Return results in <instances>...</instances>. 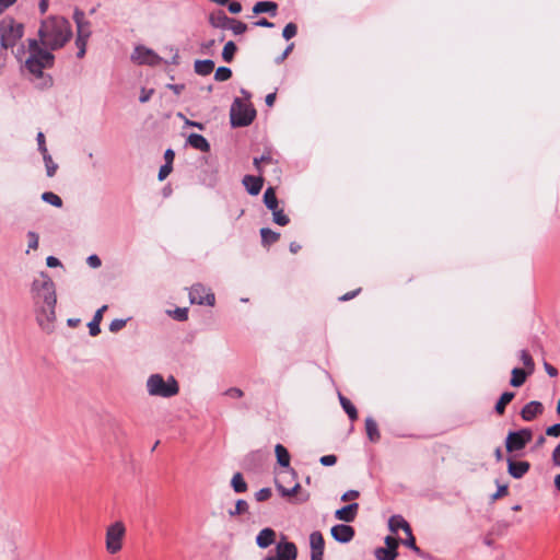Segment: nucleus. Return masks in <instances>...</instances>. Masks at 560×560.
<instances>
[{"label": "nucleus", "mask_w": 560, "mask_h": 560, "mask_svg": "<svg viewBox=\"0 0 560 560\" xmlns=\"http://www.w3.org/2000/svg\"><path fill=\"white\" fill-rule=\"evenodd\" d=\"M514 393L512 392H504L501 397L499 398L498 402L495 404V411L499 413V415H503L504 411H505V407L508 404H510L512 401V399L514 398Z\"/></svg>", "instance_id": "31"}, {"label": "nucleus", "mask_w": 560, "mask_h": 560, "mask_svg": "<svg viewBox=\"0 0 560 560\" xmlns=\"http://www.w3.org/2000/svg\"><path fill=\"white\" fill-rule=\"evenodd\" d=\"M256 110L252 105L236 98L231 106V124L234 127H245L252 124Z\"/></svg>", "instance_id": "7"}, {"label": "nucleus", "mask_w": 560, "mask_h": 560, "mask_svg": "<svg viewBox=\"0 0 560 560\" xmlns=\"http://www.w3.org/2000/svg\"><path fill=\"white\" fill-rule=\"evenodd\" d=\"M27 240H28V249H27V253L33 249V250H36L38 248V244H39V237H38V234L36 232H33V231H30L27 233Z\"/></svg>", "instance_id": "44"}, {"label": "nucleus", "mask_w": 560, "mask_h": 560, "mask_svg": "<svg viewBox=\"0 0 560 560\" xmlns=\"http://www.w3.org/2000/svg\"><path fill=\"white\" fill-rule=\"evenodd\" d=\"M339 400H340V405H341L342 409L348 415L350 420L355 421L358 419L357 408L352 405V402L348 398H346L341 394H339Z\"/></svg>", "instance_id": "30"}, {"label": "nucleus", "mask_w": 560, "mask_h": 560, "mask_svg": "<svg viewBox=\"0 0 560 560\" xmlns=\"http://www.w3.org/2000/svg\"><path fill=\"white\" fill-rule=\"evenodd\" d=\"M187 143L192 147L196 150H199L201 152H209L210 151V144L208 140L198 133H191L187 138Z\"/></svg>", "instance_id": "22"}, {"label": "nucleus", "mask_w": 560, "mask_h": 560, "mask_svg": "<svg viewBox=\"0 0 560 560\" xmlns=\"http://www.w3.org/2000/svg\"><path fill=\"white\" fill-rule=\"evenodd\" d=\"M231 486L236 493H243L247 490V483L241 472L234 474L231 480Z\"/></svg>", "instance_id": "34"}, {"label": "nucleus", "mask_w": 560, "mask_h": 560, "mask_svg": "<svg viewBox=\"0 0 560 560\" xmlns=\"http://www.w3.org/2000/svg\"><path fill=\"white\" fill-rule=\"evenodd\" d=\"M270 161H271V156L264 154L260 158H255L254 159V165L257 168V171L260 173L261 172L260 164L264 163V162H270Z\"/></svg>", "instance_id": "58"}, {"label": "nucleus", "mask_w": 560, "mask_h": 560, "mask_svg": "<svg viewBox=\"0 0 560 560\" xmlns=\"http://www.w3.org/2000/svg\"><path fill=\"white\" fill-rule=\"evenodd\" d=\"M153 94V90H142L141 91V94H140V97H139V101L141 103H145L150 100L151 95Z\"/></svg>", "instance_id": "61"}, {"label": "nucleus", "mask_w": 560, "mask_h": 560, "mask_svg": "<svg viewBox=\"0 0 560 560\" xmlns=\"http://www.w3.org/2000/svg\"><path fill=\"white\" fill-rule=\"evenodd\" d=\"M189 299L192 304L213 306L215 302L214 294L205 285L197 283L189 291Z\"/></svg>", "instance_id": "9"}, {"label": "nucleus", "mask_w": 560, "mask_h": 560, "mask_svg": "<svg viewBox=\"0 0 560 560\" xmlns=\"http://www.w3.org/2000/svg\"><path fill=\"white\" fill-rule=\"evenodd\" d=\"M292 49H293V44H290V45L285 48V50L282 52V55H281V56H279V57L276 59V62H277V63H281V62H282V61H283V60L289 56V54L292 51Z\"/></svg>", "instance_id": "62"}, {"label": "nucleus", "mask_w": 560, "mask_h": 560, "mask_svg": "<svg viewBox=\"0 0 560 560\" xmlns=\"http://www.w3.org/2000/svg\"><path fill=\"white\" fill-rule=\"evenodd\" d=\"M275 539L276 532L272 528L266 527L258 533L256 544L260 548H268L275 542Z\"/></svg>", "instance_id": "20"}, {"label": "nucleus", "mask_w": 560, "mask_h": 560, "mask_svg": "<svg viewBox=\"0 0 560 560\" xmlns=\"http://www.w3.org/2000/svg\"><path fill=\"white\" fill-rule=\"evenodd\" d=\"M237 48L233 42H228L222 50V58L225 62H231L234 58Z\"/></svg>", "instance_id": "36"}, {"label": "nucleus", "mask_w": 560, "mask_h": 560, "mask_svg": "<svg viewBox=\"0 0 560 560\" xmlns=\"http://www.w3.org/2000/svg\"><path fill=\"white\" fill-rule=\"evenodd\" d=\"M533 434L529 429H522L518 431L510 432L505 440V447L508 452H517L523 450L526 444L532 440Z\"/></svg>", "instance_id": "8"}, {"label": "nucleus", "mask_w": 560, "mask_h": 560, "mask_svg": "<svg viewBox=\"0 0 560 560\" xmlns=\"http://www.w3.org/2000/svg\"><path fill=\"white\" fill-rule=\"evenodd\" d=\"M520 360L522 361L524 366L527 369L528 374H532L535 370V363H534L532 355L526 350H522L520 352Z\"/></svg>", "instance_id": "38"}, {"label": "nucleus", "mask_w": 560, "mask_h": 560, "mask_svg": "<svg viewBox=\"0 0 560 560\" xmlns=\"http://www.w3.org/2000/svg\"><path fill=\"white\" fill-rule=\"evenodd\" d=\"M37 143H38V150L42 154H46L48 152L46 144H45V136L43 132H38L37 135Z\"/></svg>", "instance_id": "57"}, {"label": "nucleus", "mask_w": 560, "mask_h": 560, "mask_svg": "<svg viewBox=\"0 0 560 560\" xmlns=\"http://www.w3.org/2000/svg\"><path fill=\"white\" fill-rule=\"evenodd\" d=\"M106 310L107 305H103L95 312L93 319L89 323L88 326L91 336L95 337L101 332L100 324L103 319V314Z\"/></svg>", "instance_id": "23"}, {"label": "nucleus", "mask_w": 560, "mask_h": 560, "mask_svg": "<svg viewBox=\"0 0 560 560\" xmlns=\"http://www.w3.org/2000/svg\"><path fill=\"white\" fill-rule=\"evenodd\" d=\"M385 544H386L385 548H388L392 551H397V547L399 544L397 538H395L393 536H387L385 538Z\"/></svg>", "instance_id": "51"}, {"label": "nucleus", "mask_w": 560, "mask_h": 560, "mask_svg": "<svg viewBox=\"0 0 560 560\" xmlns=\"http://www.w3.org/2000/svg\"><path fill=\"white\" fill-rule=\"evenodd\" d=\"M546 434L548 436L559 438L560 436V423H556L546 429Z\"/></svg>", "instance_id": "52"}, {"label": "nucleus", "mask_w": 560, "mask_h": 560, "mask_svg": "<svg viewBox=\"0 0 560 560\" xmlns=\"http://www.w3.org/2000/svg\"><path fill=\"white\" fill-rule=\"evenodd\" d=\"M174 314L176 319L186 320L188 316V311L187 308H176Z\"/></svg>", "instance_id": "59"}, {"label": "nucleus", "mask_w": 560, "mask_h": 560, "mask_svg": "<svg viewBox=\"0 0 560 560\" xmlns=\"http://www.w3.org/2000/svg\"><path fill=\"white\" fill-rule=\"evenodd\" d=\"M214 69V62L210 59L207 60H197L195 62V71L200 75H208Z\"/></svg>", "instance_id": "27"}, {"label": "nucleus", "mask_w": 560, "mask_h": 560, "mask_svg": "<svg viewBox=\"0 0 560 560\" xmlns=\"http://www.w3.org/2000/svg\"><path fill=\"white\" fill-rule=\"evenodd\" d=\"M271 211H272L273 222L276 224L284 226L290 222L288 215L283 212L282 209H279V207Z\"/></svg>", "instance_id": "37"}, {"label": "nucleus", "mask_w": 560, "mask_h": 560, "mask_svg": "<svg viewBox=\"0 0 560 560\" xmlns=\"http://www.w3.org/2000/svg\"><path fill=\"white\" fill-rule=\"evenodd\" d=\"M271 497V490L269 488H262L255 493V498L258 502L268 500Z\"/></svg>", "instance_id": "47"}, {"label": "nucleus", "mask_w": 560, "mask_h": 560, "mask_svg": "<svg viewBox=\"0 0 560 560\" xmlns=\"http://www.w3.org/2000/svg\"><path fill=\"white\" fill-rule=\"evenodd\" d=\"M248 511V503L245 500H237L234 510L229 511V515L234 517L236 515L245 514Z\"/></svg>", "instance_id": "39"}, {"label": "nucleus", "mask_w": 560, "mask_h": 560, "mask_svg": "<svg viewBox=\"0 0 560 560\" xmlns=\"http://www.w3.org/2000/svg\"><path fill=\"white\" fill-rule=\"evenodd\" d=\"M508 494V486H499L497 492L492 495L494 500L502 498Z\"/></svg>", "instance_id": "60"}, {"label": "nucleus", "mask_w": 560, "mask_h": 560, "mask_svg": "<svg viewBox=\"0 0 560 560\" xmlns=\"http://www.w3.org/2000/svg\"><path fill=\"white\" fill-rule=\"evenodd\" d=\"M275 452L279 465H281L284 468H288L290 466V454L288 450L282 444H277L275 447Z\"/></svg>", "instance_id": "29"}, {"label": "nucleus", "mask_w": 560, "mask_h": 560, "mask_svg": "<svg viewBox=\"0 0 560 560\" xmlns=\"http://www.w3.org/2000/svg\"><path fill=\"white\" fill-rule=\"evenodd\" d=\"M209 22L213 27L226 30L229 23H231V18H229L224 11L218 10L209 15Z\"/></svg>", "instance_id": "21"}, {"label": "nucleus", "mask_w": 560, "mask_h": 560, "mask_svg": "<svg viewBox=\"0 0 560 560\" xmlns=\"http://www.w3.org/2000/svg\"><path fill=\"white\" fill-rule=\"evenodd\" d=\"M388 527L393 533H397L400 529L405 533H409L411 529L408 522L400 515L392 516L388 521Z\"/></svg>", "instance_id": "24"}, {"label": "nucleus", "mask_w": 560, "mask_h": 560, "mask_svg": "<svg viewBox=\"0 0 560 560\" xmlns=\"http://www.w3.org/2000/svg\"><path fill=\"white\" fill-rule=\"evenodd\" d=\"M147 392L150 396L171 398L179 393V385L172 375L166 378L159 373L151 374L147 380Z\"/></svg>", "instance_id": "4"}, {"label": "nucleus", "mask_w": 560, "mask_h": 560, "mask_svg": "<svg viewBox=\"0 0 560 560\" xmlns=\"http://www.w3.org/2000/svg\"><path fill=\"white\" fill-rule=\"evenodd\" d=\"M406 535H407V538L404 540V545L409 547V548H411L417 553H420V549L416 545V539H415V537L412 535L411 529L409 530V533H406Z\"/></svg>", "instance_id": "46"}, {"label": "nucleus", "mask_w": 560, "mask_h": 560, "mask_svg": "<svg viewBox=\"0 0 560 560\" xmlns=\"http://www.w3.org/2000/svg\"><path fill=\"white\" fill-rule=\"evenodd\" d=\"M298 33V27L294 23H288L284 28H283V32H282V36L289 40L291 39L292 37H294Z\"/></svg>", "instance_id": "45"}, {"label": "nucleus", "mask_w": 560, "mask_h": 560, "mask_svg": "<svg viewBox=\"0 0 560 560\" xmlns=\"http://www.w3.org/2000/svg\"><path fill=\"white\" fill-rule=\"evenodd\" d=\"M527 375H529L528 371H524L520 368H514L512 370V377L510 384L513 387H520L525 383Z\"/></svg>", "instance_id": "28"}, {"label": "nucleus", "mask_w": 560, "mask_h": 560, "mask_svg": "<svg viewBox=\"0 0 560 560\" xmlns=\"http://www.w3.org/2000/svg\"><path fill=\"white\" fill-rule=\"evenodd\" d=\"M360 493L357 490H349L341 495V501L347 502L359 498Z\"/></svg>", "instance_id": "56"}, {"label": "nucleus", "mask_w": 560, "mask_h": 560, "mask_svg": "<svg viewBox=\"0 0 560 560\" xmlns=\"http://www.w3.org/2000/svg\"><path fill=\"white\" fill-rule=\"evenodd\" d=\"M127 535V528L122 521H115L105 530V548L109 555L121 551Z\"/></svg>", "instance_id": "6"}, {"label": "nucleus", "mask_w": 560, "mask_h": 560, "mask_svg": "<svg viewBox=\"0 0 560 560\" xmlns=\"http://www.w3.org/2000/svg\"><path fill=\"white\" fill-rule=\"evenodd\" d=\"M232 77V71L228 67H219L215 70L214 79L217 81H226Z\"/></svg>", "instance_id": "43"}, {"label": "nucleus", "mask_w": 560, "mask_h": 560, "mask_svg": "<svg viewBox=\"0 0 560 560\" xmlns=\"http://www.w3.org/2000/svg\"><path fill=\"white\" fill-rule=\"evenodd\" d=\"M551 460L553 466L560 468V443L553 448L551 454Z\"/></svg>", "instance_id": "54"}, {"label": "nucleus", "mask_w": 560, "mask_h": 560, "mask_svg": "<svg viewBox=\"0 0 560 560\" xmlns=\"http://www.w3.org/2000/svg\"><path fill=\"white\" fill-rule=\"evenodd\" d=\"M126 323H127L126 319H114L109 324V330L112 332H118L119 330H121L126 326Z\"/></svg>", "instance_id": "48"}, {"label": "nucleus", "mask_w": 560, "mask_h": 560, "mask_svg": "<svg viewBox=\"0 0 560 560\" xmlns=\"http://www.w3.org/2000/svg\"><path fill=\"white\" fill-rule=\"evenodd\" d=\"M229 11H230L231 13H233V14H237V13H240V12L242 11V5H241V3H240V2H235V1H234V2H231V3L229 4Z\"/></svg>", "instance_id": "63"}, {"label": "nucleus", "mask_w": 560, "mask_h": 560, "mask_svg": "<svg viewBox=\"0 0 560 560\" xmlns=\"http://www.w3.org/2000/svg\"><path fill=\"white\" fill-rule=\"evenodd\" d=\"M42 199H43L45 202L50 203V205H52V206H55V207H61V206H62V200H61V198H60L58 195H56V194H54V192H51V191H46V192H44V194L42 195Z\"/></svg>", "instance_id": "41"}, {"label": "nucleus", "mask_w": 560, "mask_h": 560, "mask_svg": "<svg viewBox=\"0 0 560 560\" xmlns=\"http://www.w3.org/2000/svg\"><path fill=\"white\" fill-rule=\"evenodd\" d=\"M171 172H172V164L166 163V164L162 165L159 171V175H158L159 179L160 180L165 179Z\"/></svg>", "instance_id": "50"}, {"label": "nucleus", "mask_w": 560, "mask_h": 560, "mask_svg": "<svg viewBox=\"0 0 560 560\" xmlns=\"http://www.w3.org/2000/svg\"><path fill=\"white\" fill-rule=\"evenodd\" d=\"M260 236L264 245H271L279 240L280 234L268 228H264L260 230Z\"/></svg>", "instance_id": "33"}, {"label": "nucleus", "mask_w": 560, "mask_h": 560, "mask_svg": "<svg viewBox=\"0 0 560 560\" xmlns=\"http://www.w3.org/2000/svg\"><path fill=\"white\" fill-rule=\"evenodd\" d=\"M38 36L39 43L45 48L57 50L62 48L71 38V25L62 16H49L42 22Z\"/></svg>", "instance_id": "2"}, {"label": "nucleus", "mask_w": 560, "mask_h": 560, "mask_svg": "<svg viewBox=\"0 0 560 560\" xmlns=\"http://www.w3.org/2000/svg\"><path fill=\"white\" fill-rule=\"evenodd\" d=\"M32 290L38 307L37 322L40 327L47 328L56 319L57 296L55 283L47 273L42 272L39 279L34 280Z\"/></svg>", "instance_id": "1"}, {"label": "nucleus", "mask_w": 560, "mask_h": 560, "mask_svg": "<svg viewBox=\"0 0 560 560\" xmlns=\"http://www.w3.org/2000/svg\"><path fill=\"white\" fill-rule=\"evenodd\" d=\"M319 462L324 466H332L337 463V457L335 455H325L320 457Z\"/></svg>", "instance_id": "55"}, {"label": "nucleus", "mask_w": 560, "mask_h": 560, "mask_svg": "<svg viewBox=\"0 0 560 560\" xmlns=\"http://www.w3.org/2000/svg\"><path fill=\"white\" fill-rule=\"evenodd\" d=\"M287 477L294 479L295 476H294V472L292 470L282 471L276 478V487H277V490L280 492V494L283 498H291V497H293V495H295L298 493V491L301 489V486H300L299 482H295L292 488H290V489L285 488L282 485V480L284 478H287Z\"/></svg>", "instance_id": "11"}, {"label": "nucleus", "mask_w": 560, "mask_h": 560, "mask_svg": "<svg viewBox=\"0 0 560 560\" xmlns=\"http://www.w3.org/2000/svg\"><path fill=\"white\" fill-rule=\"evenodd\" d=\"M86 262L91 268L94 269L101 267L102 265L101 258L97 255H90L86 259Z\"/></svg>", "instance_id": "53"}, {"label": "nucleus", "mask_w": 560, "mask_h": 560, "mask_svg": "<svg viewBox=\"0 0 560 560\" xmlns=\"http://www.w3.org/2000/svg\"><path fill=\"white\" fill-rule=\"evenodd\" d=\"M226 30H231L235 35H240L246 32L247 25L241 21L231 19V23Z\"/></svg>", "instance_id": "42"}, {"label": "nucleus", "mask_w": 560, "mask_h": 560, "mask_svg": "<svg viewBox=\"0 0 560 560\" xmlns=\"http://www.w3.org/2000/svg\"><path fill=\"white\" fill-rule=\"evenodd\" d=\"M330 534L335 540L347 544L354 537V529L350 525L338 524L331 527Z\"/></svg>", "instance_id": "13"}, {"label": "nucleus", "mask_w": 560, "mask_h": 560, "mask_svg": "<svg viewBox=\"0 0 560 560\" xmlns=\"http://www.w3.org/2000/svg\"><path fill=\"white\" fill-rule=\"evenodd\" d=\"M264 202L269 210L278 208V198L276 196L275 188L269 187L266 189L264 194Z\"/></svg>", "instance_id": "32"}, {"label": "nucleus", "mask_w": 560, "mask_h": 560, "mask_svg": "<svg viewBox=\"0 0 560 560\" xmlns=\"http://www.w3.org/2000/svg\"><path fill=\"white\" fill-rule=\"evenodd\" d=\"M529 468L530 465L526 460L508 459V471L515 479L524 477L528 472Z\"/></svg>", "instance_id": "16"}, {"label": "nucleus", "mask_w": 560, "mask_h": 560, "mask_svg": "<svg viewBox=\"0 0 560 560\" xmlns=\"http://www.w3.org/2000/svg\"><path fill=\"white\" fill-rule=\"evenodd\" d=\"M374 553L377 560H395L397 557V551L384 547L376 548Z\"/></svg>", "instance_id": "35"}, {"label": "nucleus", "mask_w": 560, "mask_h": 560, "mask_svg": "<svg viewBox=\"0 0 560 560\" xmlns=\"http://www.w3.org/2000/svg\"><path fill=\"white\" fill-rule=\"evenodd\" d=\"M544 411V406L541 402L539 401H529L528 404H526L522 411H521V416L522 418L525 420V421H532L534 420L537 416L541 415Z\"/></svg>", "instance_id": "18"}, {"label": "nucleus", "mask_w": 560, "mask_h": 560, "mask_svg": "<svg viewBox=\"0 0 560 560\" xmlns=\"http://www.w3.org/2000/svg\"><path fill=\"white\" fill-rule=\"evenodd\" d=\"M365 430L371 442H377L381 438L377 423L371 417L365 419Z\"/></svg>", "instance_id": "26"}, {"label": "nucleus", "mask_w": 560, "mask_h": 560, "mask_svg": "<svg viewBox=\"0 0 560 560\" xmlns=\"http://www.w3.org/2000/svg\"><path fill=\"white\" fill-rule=\"evenodd\" d=\"M311 560H323L325 541L319 532H313L310 535Z\"/></svg>", "instance_id": "12"}, {"label": "nucleus", "mask_w": 560, "mask_h": 560, "mask_svg": "<svg viewBox=\"0 0 560 560\" xmlns=\"http://www.w3.org/2000/svg\"><path fill=\"white\" fill-rule=\"evenodd\" d=\"M278 4L272 1H259L257 2L254 8L253 12L255 14L260 13H270L272 16L277 14Z\"/></svg>", "instance_id": "25"}, {"label": "nucleus", "mask_w": 560, "mask_h": 560, "mask_svg": "<svg viewBox=\"0 0 560 560\" xmlns=\"http://www.w3.org/2000/svg\"><path fill=\"white\" fill-rule=\"evenodd\" d=\"M25 69L35 78H43V71L54 66L55 56L51 50L45 48L37 39H28L27 51L24 48L18 50V57L20 55H26Z\"/></svg>", "instance_id": "3"}, {"label": "nucleus", "mask_w": 560, "mask_h": 560, "mask_svg": "<svg viewBox=\"0 0 560 560\" xmlns=\"http://www.w3.org/2000/svg\"><path fill=\"white\" fill-rule=\"evenodd\" d=\"M131 59L138 65L149 66H156L162 60L158 54L144 46H137L131 55Z\"/></svg>", "instance_id": "10"}, {"label": "nucleus", "mask_w": 560, "mask_h": 560, "mask_svg": "<svg viewBox=\"0 0 560 560\" xmlns=\"http://www.w3.org/2000/svg\"><path fill=\"white\" fill-rule=\"evenodd\" d=\"M43 159L45 162L47 176L52 177L57 172L58 165L52 161V158L48 152L43 154Z\"/></svg>", "instance_id": "40"}, {"label": "nucleus", "mask_w": 560, "mask_h": 560, "mask_svg": "<svg viewBox=\"0 0 560 560\" xmlns=\"http://www.w3.org/2000/svg\"><path fill=\"white\" fill-rule=\"evenodd\" d=\"M24 34V26L12 18L0 21V43L5 49L13 48Z\"/></svg>", "instance_id": "5"}, {"label": "nucleus", "mask_w": 560, "mask_h": 560, "mask_svg": "<svg viewBox=\"0 0 560 560\" xmlns=\"http://www.w3.org/2000/svg\"><path fill=\"white\" fill-rule=\"evenodd\" d=\"M73 20L77 24V36L90 38L91 23L85 19L84 12L77 9L73 13Z\"/></svg>", "instance_id": "14"}, {"label": "nucleus", "mask_w": 560, "mask_h": 560, "mask_svg": "<svg viewBox=\"0 0 560 560\" xmlns=\"http://www.w3.org/2000/svg\"><path fill=\"white\" fill-rule=\"evenodd\" d=\"M224 395L231 398H241L243 397L244 393L237 387H231L224 392Z\"/></svg>", "instance_id": "49"}, {"label": "nucleus", "mask_w": 560, "mask_h": 560, "mask_svg": "<svg viewBox=\"0 0 560 560\" xmlns=\"http://www.w3.org/2000/svg\"><path fill=\"white\" fill-rule=\"evenodd\" d=\"M46 264L50 268H55V267H58V266L61 265L60 260L58 258L54 257V256L47 257Z\"/></svg>", "instance_id": "64"}, {"label": "nucleus", "mask_w": 560, "mask_h": 560, "mask_svg": "<svg viewBox=\"0 0 560 560\" xmlns=\"http://www.w3.org/2000/svg\"><path fill=\"white\" fill-rule=\"evenodd\" d=\"M242 182L248 194L253 196L258 195L264 185V179L260 176L245 175Z\"/></svg>", "instance_id": "19"}, {"label": "nucleus", "mask_w": 560, "mask_h": 560, "mask_svg": "<svg viewBox=\"0 0 560 560\" xmlns=\"http://www.w3.org/2000/svg\"><path fill=\"white\" fill-rule=\"evenodd\" d=\"M359 512L358 503H350L335 512V517L347 523L353 522Z\"/></svg>", "instance_id": "17"}, {"label": "nucleus", "mask_w": 560, "mask_h": 560, "mask_svg": "<svg viewBox=\"0 0 560 560\" xmlns=\"http://www.w3.org/2000/svg\"><path fill=\"white\" fill-rule=\"evenodd\" d=\"M277 560H296L298 549L291 541H281L277 545Z\"/></svg>", "instance_id": "15"}]
</instances>
